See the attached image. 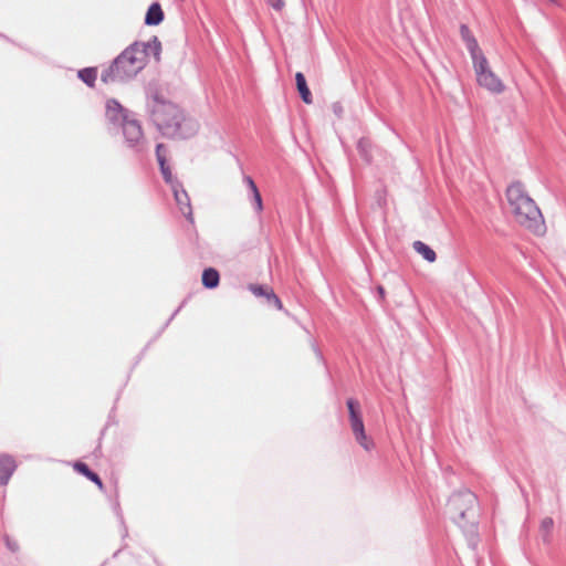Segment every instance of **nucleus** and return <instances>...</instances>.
Here are the masks:
<instances>
[{"label":"nucleus","instance_id":"6","mask_svg":"<svg viewBox=\"0 0 566 566\" xmlns=\"http://www.w3.org/2000/svg\"><path fill=\"white\" fill-rule=\"evenodd\" d=\"M123 133L132 147H138L143 143V130L140 125L134 119H126L123 124Z\"/></svg>","mask_w":566,"mask_h":566},{"label":"nucleus","instance_id":"3","mask_svg":"<svg viewBox=\"0 0 566 566\" xmlns=\"http://www.w3.org/2000/svg\"><path fill=\"white\" fill-rule=\"evenodd\" d=\"M347 407L349 410L350 427L357 442L365 449H370L373 443L365 433L363 419L359 412V403L354 399H349L347 401Z\"/></svg>","mask_w":566,"mask_h":566},{"label":"nucleus","instance_id":"2","mask_svg":"<svg viewBox=\"0 0 566 566\" xmlns=\"http://www.w3.org/2000/svg\"><path fill=\"white\" fill-rule=\"evenodd\" d=\"M509 212L513 220L532 231H538L542 226V213L535 201L526 193L521 182H513L506 190Z\"/></svg>","mask_w":566,"mask_h":566},{"label":"nucleus","instance_id":"17","mask_svg":"<svg viewBox=\"0 0 566 566\" xmlns=\"http://www.w3.org/2000/svg\"><path fill=\"white\" fill-rule=\"evenodd\" d=\"M245 180H247V184H248L249 188L251 189V191L253 193L254 201H255V205H256V209L259 211L262 210V198H261V195L259 192V189H258L255 182L250 177H247Z\"/></svg>","mask_w":566,"mask_h":566},{"label":"nucleus","instance_id":"8","mask_svg":"<svg viewBox=\"0 0 566 566\" xmlns=\"http://www.w3.org/2000/svg\"><path fill=\"white\" fill-rule=\"evenodd\" d=\"M15 469L14 460L9 455L0 457V484H6Z\"/></svg>","mask_w":566,"mask_h":566},{"label":"nucleus","instance_id":"16","mask_svg":"<svg viewBox=\"0 0 566 566\" xmlns=\"http://www.w3.org/2000/svg\"><path fill=\"white\" fill-rule=\"evenodd\" d=\"M78 77L84 83H86L88 86L92 87V86H94V83L97 78V71H96V69H93V67L81 70L78 72Z\"/></svg>","mask_w":566,"mask_h":566},{"label":"nucleus","instance_id":"13","mask_svg":"<svg viewBox=\"0 0 566 566\" xmlns=\"http://www.w3.org/2000/svg\"><path fill=\"white\" fill-rule=\"evenodd\" d=\"M106 116L111 120H118L123 116V108L117 101L108 99L106 102Z\"/></svg>","mask_w":566,"mask_h":566},{"label":"nucleus","instance_id":"21","mask_svg":"<svg viewBox=\"0 0 566 566\" xmlns=\"http://www.w3.org/2000/svg\"><path fill=\"white\" fill-rule=\"evenodd\" d=\"M271 3L276 9H281V7L283 4L281 0H273V1H271Z\"/></svg>","mask_w":566,"mask_h":566},{"label":"nucleus","instance_id":"5","mask_svg":"<svg viewBox=\"0 0 566 566\" xmlns=\"http://www.w3.org/2000/svg\"><path fill=\"white\" fill-rule=\"evenodd\" d=\"M461 34L463 38V41L465 42L467 49L471 53L473 64L482 66L484 61H486L485 56L483 55V52L481 51L478 41L471 34L468 27L463 25L461 28Z\"/></svg>","mask_w":566,"mask_h":566},{"label":"nucleus","instance_id":"10","mask_svg":"<svg viewBox=\"0 0 566 566\" xmlns=\"http://www.w3.org/2000/svg\"><path fill=\"white\" fill-rule=\"evenodd\" d=\"M295 80H296L297 91H298L303 102L306 104H311L313 101L312 94L306 84V80H305V76L303 75V73H300V72L296 73Z\"/></svg>","mask_w":566,"mask_h":566},{"label":"nucleus","instance_id":"15","mask_svg":"<svg viewBox=\"0 0 566 566\" xmlns=\"http://www.w3.org/2000/svg\"><path fill=\"white\" fill-rule=\"evenodd\" d=\"M413 249L429 262H433L437 259L436 252L421 241H416Z\"/></svg>","mask_w":566,"mask_h":566},{"label":"nucleus","instance_id":"7","mask_svg":"<svg viewBox=\"0 0 566 566\" xmlns=\"http://www.w3.org/2000/svg\"><path fill=\"white\" fill-rule=\"evenodd\" d=\"M250 291L255 296H265L269 302L273 303L279 310H282L283 305L280 298L273 293V290L269 286L263 285H250Z\"/></svg>","mask_w":566,"mask_h":566},{"label":"nucleus","instance_id":"4","mask_svg":"<svg viewBox=\"0 0 566 566\" xmlns=\"http://www.w3.org/2000/svg\"><path fill=\"white\" fill-rule=\"evenodd\" d=\"M478 83L494 93H501L504 90V85L501 80L489 69L488 61H484L483 65H475Z\"/></svg>","mask_w":566,"mask_h":566},{"label":"nucleus","instance_id":"14","mask_svg":"<svg viewBox=\"0 0 566 566\" xmlns=\"http://www.w3.org/2000/svg\"><path fill=\"white\" fill-rule=\"evenodd\" d=\"M219 273L214 269H207L202 273V284L208 289H213L219 284Z\"/></svg>","mask_w":566,"mask_h":566},{"label":"nucleus","instance_id":"9","mask_svg":"<svg viewBox=\"0 0 566 566\" xmlns=\"http://www.w3.org/2000/svg\"><path fill=\"white\" fill-rule=\"evenodd\" d=\"M164 20V11L159 3H153L145 17V23L148 25H157Z\"/></svg>","mask_w":566,"mask_h":566},{"label":"nucleus","instance_id":"1","mask_svg":"<svg viewBox=\"0 0 566 566\" xmlns=\"http://www.w3.org/2000/svg\"><path fill=\"white\" fill-rule=\"evenodd\" d=\"M160 43L155 39L151 43L136 42L126 48L102 75L104 82L125 81L137 75L146 65L148 49L159 50Z\"/></svg>","mask_w":566,"mask_h":566},{"label":"nucleus","instance_id":"20","mask_svg":"<svg viewBox=\"0 0 566 566\" xmlns=\"http://www.w3.org/2000/svg\"><path fill=\"white\" fill-rule=\"evenodd\" d=\"M554 526V522L552 518H546L543 521V527L545 528H549V527H553Z\"/></svg>","mask_w":566,"mask_h":566},{"label":"nucleus","instance_id":"19","mask_svg":"<svg viewBox=\"0 0 566 566\" xmlns=\"http://www.w3.org/2000/svg\"><path fill=\"white\" fill-rule=\"evenodd\" d=\"M156 155L158 163L160 164V156H164L166 158V148L164 145L159 144L156 149Z\"/></svg>","mask_w":566,"mask_h":566},{"label":"nucleus","instance_id":"12","mask_svg":"<svg viewBox=\"0 0 566 566\" xmlns=\"http://www.w3.org/2000/svg\"><path fill=\"white\" fill-rule=\"evenodd\" d=\"M74 470L83 475H85L87 479L93 481L99 489H103V483L98 475L94 472H92L88 467L83 462H75L73 465Z\"/></svg>","mask_w":566,"mask_h":566},{"label":"nucleus","instance_id":"11","mask_svg":"<svg viewBox=\"0 0 566 566\" xmlns=\"http://www.w3.org/2000/svg\"><path fill=\"white\" fill-rule=\"evenodd\" d=\"M174 195L177 205L179 206V210L184 216H190L191 214V208L189 203V197L188 195L181 190L174 189Z\"/></svg>","mask_w":566,"mask_h":566},{"label":"nucleus","instance_id":"18","mask_svg":"<svg viewBox=\"0 0 566 566\" xmlns=\"http://www.w3.org/2000/svg\"><path fill=\"white\" fill-rule=\"evenodd\" d=\"M160 170L164 176V179L168 184H172V174L170 167L166 164V159L164 156H160Z\"/></svg>","mask_w":566,"mask_h":566}]
</instances>
